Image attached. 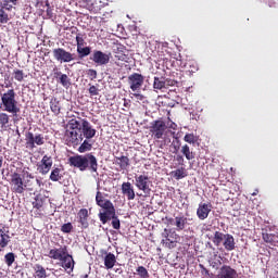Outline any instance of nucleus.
<instances>
[{"label":"nucleus","instance_id":"f257e3e1","mask_svg":"<svg viewBox=\"0 0 278 278\" xmlns=\"http://www.w3.org/2000/svg\"><path fill=\"white\" fill-rule=\"evenodd\" d=\"M0 108L2 112L12 114L13 118H18L21 106H18V101L16 100V91H14V89H9L5 92L0 93Z\"/></svg>","mask_w":278,"mask_h":278},{"label":"nucleus","instance_id":"f03ea898","mask_svg":"<svg viewBox=\"0 0 278 278\" xmlns=\"http://www.w3.org/2000/svg\"><path fill=\"white\" fill-rule=\"evenodd\" d=\"M68 164L74 166V168H79V170L84 172L88 169V166L92 173H97L99 168V163L97 162V156L92 153H88L85 155H74L68 159Z\"/></svg>","mask_w":278,"mask_h":278},{"label":"nucleus","instance_id":"7ed1b4c3","mask_svg":"<svg viewBox=\"0 0 278 278\" xmlns=\"http://www.w3.org/2000/svg\"><path fill=\"white\" fill-rule=\"evenodd\" d=\"M168 126H166V122L162 119H156L150 123V134L154 140H162L164 136H166V130Z\"/></svg>","mask_w":278,"mask_h":278},{"label":"nucleus","instance_id":"20e7f679","mask_svg":"<svg viewBox=\"0 0 278 278\" xmlns=\"http://www.w3.org/2000/svg\"><path fill=\"white\" fill-rule=\"evenodd\" d=\"M25 140H26V149L34 151L36 147H42V144H45V135L42 134L34 135V132L28 131L25 134Z\"/></svg>","mask_w":278,"mask_h":278},{"label":"nucleus","instance_id":"39448f33","mask_svg":"<svg viewBox=\"0 0 278 278\" xmlns=\"http://www.w3.org/2000/svg\"><path fill=\"white\" fill-rule=\"evenodd\" d=\"M135 186L138 190L144 192V194H151V178L147 174H140L135 176Z\"/></svg>","mask_w":278,"mask_h":278},{"label":"nucleus","instance_id":"423d86ee","mask_svg":"<svg viewBox=\"0 0 278 278\" xmlns=\"http://www.w3.org/2000/svg\"><path fill=\"white\" fill-rule=\"evenodd\" d=\"M52 54L54 60L56 62H73L75 60V54L71 53L70 51H66L64 48H55L52 50Z\"/></svg>","mask_w":278,"mask_h":278},{"label":"nucleus","instance_id":"0eeeda50","mask_svg":"<svg viewBox=\"0 0 278 278\" xmlns=\"http://www.w3.org/2000/svg\"><path fill=\"white\" fill-rule=\"evenodd\" d=\"M102 210H104V212H100L98 216L102 225H106V223H110L112 217L116 215V208L113 203H106Z\"/></svg>","mask_w":278,"mask_h":278},{"label":"nucleus","instance_id":"6e6552de","mask_svg":"<svg viewBox=\"0 0 278 278\" xmlns=\"http://www.w3.org/2000/svg\"><path fill=\"white\" fill-rule=\"evenodd\" d=\"M11 190L15 194H23L25 192V185L23 181V177H21V174L13 173L11 175Z\"/></svg>","mask_w":278,"mask_h":278},{"label":"nucleus","instance_id":"1a4fd4ad","mask_svg":"<svg viewBox=\"0 0 278 278\" xmlns=\"http://www.w3.org/2000/svg\"><path fill=\"white\" fill-rule=\"evenodd\" d=\"M89 60H91L93 64H97V66H105L110 64V54L101 50H93Z\"/></svg>","mask_w":278,"mask_h":278},{"label":"nucleus","instance_id":"9d476101","mask_svg":"<svg viewBox=\"0 0 278 278\" xmlns=\"http://www.w3.org/2000/svg\"><path fill=\"white\" fill-rule=\"evenodd\" d=\"M128 84L132 92H138L144 84V76L139 73H132L128 76Z\"/></svg>","mask_w":278,"mask_h":278},{"label":"nucleus","instance_id":"9b49d317","mask_svg":"<svg viewBox=\"0 0 278 278\" xmlns=\"http://www.w3.org/2000/svg\"><path fill=\"white\" fill-rule=\"evenodd\" d=\"M80 123L81 125L80 128H78V131H80L83 140L84 138L90 140L94 138V136H97V129L92 128V125H90V122H88V119H80Z\"/></svg>","mask_w":278,"mask_h":278},{"label":"nucleus","instance_id":"f8f14e48","mask_svg":"<svg viewBox=\"0 0 278 278\" xmlns=\"http://www.w3.org/2000/svg\"><path fill=\"white\" fill-rule=\"evenodd\" d=\"M68 254V248L66 245L54 248L51 249L49 251L48 257H50V260H59V262H61V260L63 257H65Z\"/></svg>","mask_w":278,"mask_h":278},{"label":"nucleus","instance_id":"ddd939ff","mask_svg":"<svg viewBox=\"0 0 278 278\" xmlns=\"http://www.w3.org/2000/svg\"><path fill=\"white\" fill-rule=\"evenodd\" d=\"M51 166H53V159L49 155H43L40 165H38V170L41 175H47L51 170Z\"/></svg>","mask_w":278,"mask_h":278},{"label":"nucleus","instance_id":"4468645a","mask_svg":"<svg viewBox=\"0 0 278 278\" xmlns=\"http://www.w3.org/2000/svg\"><path fill=\"white\" fill-rule=\"evenodd\" d=\"M217 278H238V271L229 265H224L219 268Z\"/></svg>","mask_w":278,"mask_h":278},{"label":"nucleus","instance_id":"2eb2a0df","mask_svg":"<svg viewBox=\"0 0 278 278\" xmlns=\"http://www.w3.org/2000/svg\"><path fill=\"white\" fill-rule=\"evenodd\" d=\"M65 138L71 144H79L84 140V135L79 134L77 130H66Z\"/></svg>","mask_w":278,"mask_h":278},{"label":"nucleus","instance_id":"dca6fc26","mask_svg":"<svg viewBox=\"0 0 278 278\" xmlns=\"http://www.w3.org/2000/svg\"><path fill=\"white\" fill-rule=\"evenodd\" d=\"M122 193L127 197L128 201H134V199H136V191H134V186H131V182L122 184Z\"/></svg>","mask_w":278,"mask_h":278},{"label":"nucleus","instance_id":"f3484780","mask_svg":"<svg viewBox=\"0 0 278 278\" xmlns=\"http://www.w3.org/2000/svg\"><path fill=\"white\" fill-rule=\"evenodd\" d=\"M54 71V77L59 79L63 88H71V78H68V75L62 74V72L58 71V67H55Z\"/></svg>","mask_w":278,"mask_h":278},{"label":"nucleus","instance_id":"a211bd4d","mask_svg":"<svg viewBox=\"0 0 278 278\" xmlns=\"http://www.w3.org/2000/svg\"><path fill=\"white\" fill-rule=\"evenodd\" d=\"M62 267L68 273H73L75 269V260H73V255L68 254L64 256L62 260Z\"/></svg>","mask_w":278,"mask_h":278},{"label":"nucleus","instance_id":"6ab92c4d","mask_svg":"<svg viewBox=\"0 0 278 278\" xmlns=\"http://www.w3.org/2000/svg\"><path fill=\"white\" fill-rule=\"evenodd\" d=\"M88 210L80 208L78 212V223L81 225V229H88L90 224L88 223Z\"/></svg>","mask_w":278,"mask_h":278},{"label":"nucleus","instance_id":"aec40b11","mask_svg":"<svg viewBox=\"0 0 278 278\" xmlns=\"http://www.w3.org/2000/svg\"><path fill=\"white\" fill-rule=\"evenodd\" d=\"M28 190V192H34L36 190V181L34 175L26 173V179L24 180V192Z\"/></svg>","mask_w":278,"mask_h":278},{"label":"nucleus","instance_id":"412c9836","mask_svg":"<svg viewBox=\"0 0 278 278\" xmlns=\"http://www.w3.org/2000/svg\"><path fill=\"white\" fill-rule=\"evenodd\" d=\"M12 127L10 124V115L5 112L0 113V129L1 131H8Z\"/></svg>","mask_w":278,"mask_h":278},{"label":"nucleus","instance_id":"4be33fe9","mask_svg":"<svg viewBox=\"0 0 278 278\" xmlns=\"http://www.w3.org/2000/svg\"><path fill=\"white\" fill-rule=\"evenodd\" d=\"M104 266L108 270H112V268L116 266V255H114V253H106V255L104 256Z\"/></svg>","mask_w":278,"mask_h":278},{"label":"nucleus","instance_id":"5701e85b","mask_svg":"<svg viewBox=\"0 0 278 278\" xmlns=\"http://www.w3.org/2000/svg\"><path fill=\"white\" fill-rule=\"evenodd\" d=\"M223 244L226 251H233L236 249V239H233V236L227 233Z\"/></svg>","mask_w":278,"mask_h":278},{"label":"nucleus","instance_id":"b1692460","mask_svg":"<svg viewBox=\"0 0 278 278\" xmlns=\"http://www.w3.org/2000/svg\"><path fill=\"white\" fill-rule=\"evenodd\" d=\"M50 110L55 116H60V113L62 112V106L60 105V100H58V98H51Z\"/></svg>","mask_w":278,"mask_h":278},{"label":"nucleus","instance_id":"393cba45","mask_svg":"<svg viewBox=\"0 0 278 278\" xmlns=\"http://www.w3.org/2000/svg\"><path fill=\"white\" fill-rule=\"evenodd\" d=\"M197 214L200 220H205V218L210 216V208L207 207V204H200Z\"/></svg>","mask_w":278,"mask_h":278},{"label":"nucleus","instance_id":"a878e982","mask_svg":"<svg viewBox=\"0 0 278 278\" xmlns=\"http://www.w3.org/2000/svg\"><path fill=\"white\" fill-rule=\"evenodd\" d=\"M33 270L35 271L34 277L35 278H46L47 277V269L40 264H35L33 267Z\"/></svg>","mask_w":278,"mask_h":278},{"label":"nucleus","instance_id":"bb28decb","mask_svg":"<svg viewBox=\"0 0 278 278\" xmlns=\"http://www.w3.org/2000/svg\"><path fill=\"white\" fill-rule=\"evenodd\" d=\"M153 88L154 90H166L165 77L155 76L153 81Z\"/></svg>","mask_w":278,"mask_h":278},{"label":"nucleus","instance_id":"cd10ccee","mask_svg":"<svg viewBox=\"0 0 278 278\" xmlns=\"http://www.w3.org/2000/svg\"><path fill=\"white\" fill-rule=\"evenodd\" d=\"M8 244H10V235L3 232V230H0V252H2Z\"/></svg>","mask_w":278,"mask_h":278},{"label":"nucleus","instance_id":"c85d7f7f","mask_svg":"<svg viewBox=\"0 0 278 278\" xmlns=\"http://www.w3.org/2000/svg\"><path fill=\"white\" fill-rule=\"evenodd\" d=\"M96 203L97 205H99V207H102L103 210L105 205H108V203H112V201L105 200V198L103 197V193H101V191H98L96 195Z\"/></svg>","mask_w":278,"mask_h":278},{"label":"nucleus","instance_id":"c756f323","mask_svg":"<svg viewBox=\"0 0 278 278\" xmlns=\"http://www.w3.org/2000/svg\"><path fill=\"white\" fill-rule=\"evenodd\" d=\"M76 51L80 60H84V58H88V55L92 53V49L90 47H84V46L80 48H77Z\"/></svg>","mask_w":278,"mask_h":278},{"label":"nucleus","instance_id":"7c9ffc66","mask_svg":"<svg viewBox=\"0 0 278 278\" xmlns=\"http://www.w3.org/2000/svg\"><path fill=\"white\" fill-rule=\"evenodd\" d=\"M175 220H176L177 231H184V229H186V223H188V218L184 216H177L175 217Z\"/></svg>","mask_w":278,"mask_h":278},{"label":"nucleus","instance_id":"2f4dec72","mask_svg":"<svg viewBox=\"0 0 278 278\" xmlns=\"http://www.w3.org/2000/svg\"><path fill=\"white\" fill-rule=\"evenodd\" d=\"M170 175H172V177H174V179H177V180L188 177V174L186 173V168H184V167L173 170L170 173Z\"/></svg>","mask_w":278,"mask_h":278},{"label":"nucleus","instance_id":"473e14b6","mask_svg":"<svg viewBox=\"0 0 278 278\" xmlns=\"http://www.w3.org/2000/svg\"><path fill=\"white\" fill-rule=\"evenodd\" d=\"M43 205H45V197H42V194H37L35 197V200L33 201V207L35 210H42Z\"/></svg>","mask_w":278,"mask_h":278},{"label":"nucleus","instance_id":"72a5a7b5","mask_svg":"<svg viewBox=\"0 0 278 278\" xmlns=\"http://www.w3.org/2000/svg\"><path fill=\"white\" fill-rule=\"evenodd\" d=\"M180 153L185 155L186 160H194V152L190 151V147L188 144L181 147Z\"/></svg>","mask_w":278,"mask_h":278},{"label":"nucleus","instance_id":"f704fd0d","mask_svg":"<svg viewBox=\"0 0 278 278\" xmlns=\"http://www.w3.org/2000/svg\"><path fill=\"white\" fill-rule=\"evenodd\" d=\"M227 235L216 231L213 238V242L216 247H220V244H223V242H225V238Z\"/></svg>","mask_w":278,"mask_h":278},{"label":"nucleus","instance_id":"c9c22d12","mask_svg":"<svg viewBox=\"0 0 278 278\" xmlns=\"http://www.w3.org/2000/svg\"><path fill=\"white\" fill-rule=\"evenodd\" d=\"M63 175H62V169L55 167L54 169H52L51 174H50V180L51 181H60L62 179Z\"/></svg>","mask_w":278,"mask_h":278},{"label":"nucleus","instance_id":"e433bc0d","mask_svg":"<svg viewBox=\"0 0 278 278\" xmlns=\"http://www.w3.org/2000/svg\"><path fill=\"white\" fill-rule=\"evenodd\" d=\"M79 121H84V118L79 117ZM75 118H72L68 121L70 129L74 131H79V128H81V122H79Z\"/></svg>","mask_w":278,"mask_h":278},{"label":"nucleus","instance_id":"4c0bfd02","mask_svg":"<svg viewBox=\"0 0 278 278\" xmlns=\"http://www.w3.org/2000/svg\"><path fill=\"white\" fill-rule=\"evenodd\" d=\"M17 3L18 0H2V3L0 5L5 8L7 12H12V9L14 8V5H17Z\"/></svg>","mask_w":278,"mask_h":278},{"label":"nucleus","instance_id":"58836bf2","mask_svg":"<svg viewBox=\"0 0 278 278\" xmlns=\"http://www.w3.org/2000/svg\"><path fill=\"white\" fill-rule=\"evenodd\" d=\"M116 161L118 162L122 170H125L127 168V166H129V157L128 156H125V155L117 156Z\"/></svg>","mask_w":278,"mask_h":278},{"label":"nucleus","instance_id":"ea45409f","mask_svg":"<svg viewBox=\"0 0 278 278\" xmlns=\"http://www.w3.org/2000/svg\"><path fill=\"white\" fill-rule=\"evenodd\" d=\"M5 8L0 5V23L2 25H5L7 23L10 22V15L8 14V12H5Z\"/></svg>","mask_w":278,"mask_h":278},{"label":"nucleus","instance_id":"a19ab883","mask_svg":"<svg viewBox=\"0 0 278 278\" xmlns=\"http://www.w3.org/2000/svg\"><path fill=\"white\" fill-rule=\"evenodd\" d=\"M13 77L15 81H24L25 79V72L23 70L15 68L13 70Z\"/></svg>","mask_w":278,"mask_h":278},{"label":"nucleus","instance_id":"79ce46f5","mask_svg":"<svg viewBox=\"0 0 278 278\" xmlns=\"http://www.w3.org/2000/svg\"><path fill=\"white\" fill-rule=\"evenodd\" d=\"M4 262L7 264V266H12V264H14V262H16V254H14V252H9L4 255Z\"/></svg>","mask_w":278,"mask_h":278},{"label":"nucleus","instance_id":"37998d69","mask_svg":"<svg viewBox=\"0 0 278 278\" xmlns=\"http://www.w3.org/2000/svg\"><path fill=\"white\" fill-rule=\"evenodd\" d=\"M263 240H264V242L275 245V242H277V236H275L274 233L264 232Z\"/></svg>","mask_w":278,"mask_h":278},{"label":"nucleus","instance_id":"c03bdc74","mask_svg":"<svg viewBox=\"0 0 278 278\" xmlns=\"http://www.w3.org/2000/svg\"><path fill=\"white\" fill-rule=\"evenodd\" d=\"M79 153H86V151H92V143L85 140L78 148Z\"/></svg>","mask_w":278,"mask_h":278},{"label":"nucleus","instance_id":"a18cd8bd","mask_svg":"<svg viewBox=\"0 0 278 278\" xmlns=\"http://www.w3.org/2000/svg\"><path fill=\"white\" fill-rule=\"evenodd\" d=\"M136 273L140 278H149V270L144 266H138Z\"/></svg>","mask_w":278,"mask_h":278},{"label":"nucleus","instance_id":"49530a36","mask_svg":"<svg viewBox=\"0 0 278 278\" xmlns=\"http://www.w3.org/2000/svg\"><path fill=\"white\" fill-rule=\"evenodd\" d=\"M127 50V47L121 42H115L114 43V53H125Z\"/></svg>","mask_w":278,"mask_h":278},{"label":"nucleus","instance_id":"de8ad7c7","mask_svg":"<svg viewBox=\"0 0 278 278\" xmlns=\"http://www.w3.org/2000/svg\"><path fill=\"white\" fill-rule=\"evenodd\" d=\"M86 45V40L84 39V35L81 33H78L76 35V47L77 49L84 47Z\"/></svg>","mask_w":278,"mask_h":278},{"label":"nucleus","instance_id":"09e8293b","mask_svg":"<svg viewBox=\"0 0 278 278\" xmlns=\"http://www.w3.org/2000/svg\"><path fill=\"white\" fill-rule=\"evenodd\" d=\"M185 142H188L189 144H194L197 142L198 138L194 136V134H187L184 137Z\"/></svg>","mask_w":278,"mask_h":278},{"label":"nucleus","instance_id":"8fccbe9b","mask_svg":"<svg viewBox=\"0 0 278 278\" xmlns=\"http://www.w3.org/2000/svg\"><path fill=\"white\" fill-rule=\"evenodd\" d=\"M111 220H112L111 225L113 229H121V219L118 218L117 215L113 216Z\"/></svg>","mask_w":278,"mask_h":278},{"label":"nucleus","instance_id":"3c124183","mask_svg":"<svg viewBox=\"0 0 278 278\" xmlns=\"http://www.w3.org/2000/svg\"><path fill=\"white\" fill-rule=\"evenodd\" d=\"M185 66L186 67L189 66L188 73H190V74L197 73L199 71V67L197 66V64L194 62H188Z\"/></svg>","mask_w":278,"mask_h":278},{"label":"nucleus","instance_id":"603ef678","mask_svg":"<svg viewBox=\"0 0 278 278\" xmlns=\"http://www.w3.org/2000/svg\"><path fill=\"white\" fill-rule=\"evenodd\" d=\"M61 231L63 233H71V231H73V224L72 223L63 224L61 227Z\"/></svg>","mask_w":278,"mask_h":278},{"label":"nucleus","instance_id":"864d4df0","mask_svg":"<svg viewBox=\"0 0 278 278\" xmlns=\"http://www.w3.org/2000/svg\"><path fill=\"white\" fill-rule=\"evenodd\" d=\"M86 74L91 81H94V79H97V76H98L97 70H87Z\"/></svg>","mask_w":278,"mask_h":278},{"label":"nucleus","instance_id":"5fc2aeb1","mask_svg":"<svg viewBox=\"0 0 278 278\" xmlns=\"http://www.w3.org/2000/svg\"><path fill=\"white\" fill-rule=\"evenodd\" d=\"M211 266H212V268H215V270H218V268H220V266H223V262L220 261V257L213 260L211 262Z\"/></svg>","mask_w":278,"mask_h":278},{"label":"nucleus","instance_id":"6e6d98bb","mask_svg":"<svg viewBox=\"0 0 278 278\" xmlns=\"http://www.w3.org/2000/svg\"><path fill=\"white\" fill-rule=\"evenodd\" d=\"M89 94L90 97H98L99 94V88L94 85H90L89 87Z\"/></svg>","mask_w":278,"mask_h":278},{"label":"nucleus","instance_id":"4d7b16f0","mask_svg":"<svg viewBox=\"0 0 278 278\" xmlns=\"http://www.w3.org/2000/svg\"><path fill=\"white\" fill-rule=\"evenodd\" d=\"M115 60L118 62H127V54H125V52L115 53Z\"/></svg>","mask_w":278,"mask_h":278},{"label":"nucleus","instance_id":"13d9d810","mask_svg":"<svg viewBox=\"0 0 278 278\" xmlns=\"http://www.w3.org/2000/svg\"><path fill=\"white\" fill-rule=\"evenodd\" d=\"M178 81L170 78H165V89L170 88V86H177Z\"/></svg>","mask_w":278,"mask_h":278},{"label":"nucleus","instance_id":"bf43d9fd","mask_svg":"<svg viewBox=\"0 0 278 278\" xmlns=\"http://www.w3.org/2000/svg\"><path fill=\"white\" fill-rule=\"evenodd\" d=\"M166 127H168V129H177V125L173 121H170V118H168Z\"/></svg>","mask_w":278,"mask_h":278},{"label":"nucleus","instance_id":"052dcab7","mask_svg":"<svg viewBox=\"0 0 278 278\" xmlns=\"http://www.w3.org/2000/svg\"><path fill=\"white\" fill-rule=\"evenodd\" d=\"M70 31H71V34H74L75 36H77V34H79V33H77V31H79V29H77L76 26H72V27L70 28Z\"/></svg>","mask_w":278,"mask_h":278},{"label":"nucleus","instance_id":"680f3d73","mask_svg":"<svg viewBox=\"0 0 278 278\" xmlns=\"http://www.w3.org/2000/svg\"><path fill=\"white\" fill-rule=\"evenodd\" d=\"M130 106H131V100L124 98V108H130Z\"/></svg>","mask_w":278,"mask_h":278},{"label":"nucleus","instance_id":"e2e57ef3","mask_svg":"<svg viewBox=\"0 0 278 278\" xmlns=\"http://www.w3.org/2000/svg\"><path fill=\"white\" fill-rule=\"evenodd\" d=\"M134 97H136V99H139V101H143L144 100V96H142L140 93H134Z\"/></svg>","mask_w":278,"mask_h":278},{"label":"nucleus","instance_id":"0e129e2a","mask_svg":"<svg viewBox=\"0 0 278 278\" xmlns=\"http://www.w3.org/2000/svg\"><path fill=\"white\" fill-rule=\"evenodd\" d=\"M176 161H177L179 164H184V156H182V155H177V156H176Z\"/></svg>","mask_w":278,"mask_h":278},{"label":"nucleus","instance_id":"69168bd1","mask_svg":"<svg viewBox=\"0 0 278 278\" xmlns=\"http://www.w3.org/2000/svg\"><path fill=\"white\" fill-rule=\"evenodd\" d=\"M35 184H36V186H38L39 188H42V182H41V180L40 179H38V178H36L35 179Z\"/></svg>","mask_w":278,"mask_h":278},{"label":"nucleus","instance_id":"338daca9","mask_svg":"<svg viewBox=\"0 0 278 278\" xmlns=\"http://www.w3.org/2000/svg\"><path fill=\"white\" fill-rule=\"evenodd\" d=\"M3 166V156H0V168Z\"/></svg>","mask_w":278,"mask_h":278},{"label":"nucleus","instance_id":"774afa93","mask_svg":"<svg viewBox=\"0 0 278 278\" xmlns=\"http://www.w3.org/2000/svg\"><path fill=\"white\" fill-rule=\"evenodd\" d=\"M83 278H88V274H86Z\"/></svg>","mask_w":278,"mask_h":278}]
</instances>
